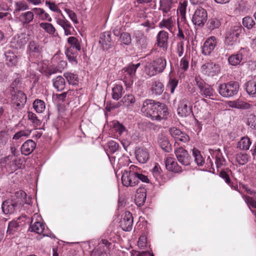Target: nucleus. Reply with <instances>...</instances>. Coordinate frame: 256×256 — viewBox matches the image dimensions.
<instances>
[{
    "instance_id": "1",
    "label": "nucleus",
    "mask_w": 256,
    "mask_h": 256,
    "mask_svg": "<svg viewBox=\"0 0 256 256\" xmlns=\"http://www.w3.org/2000/svg\"><path fill=\"white\" fill-rule=\"evenodd\" d=\"M166 61L164 58L160 57L148 62L145 66L144 72L150 76L162 73L166 68Z\"/></svg>"
},
{
    "instance_id": "2",
    "label": "nucleus",
    "mask_w": 256,
    "mask_h": 256,
    "mask_svg": "<svg viewBox=\"0 0 256 256\" xmlns=\"http://www.w3.org/2000/svg\"><path fill=\"white\" fill-rule=\"evenodd\" d=\"M239 88L240 86L238 82L230 81L220 84L218 87V92L222 97L229 98L236 95Z\"/></svg>"
},
{
    "instance_id": "3",
    "label": "nucleus",
    "mask_w": 256,
    "mask_h": 256,
    "mask_svg": "<svg viewBox=\"0 0 256 256\" xmlns=\"http://www.w3.org/2000/svg\"><path fill=\"white\" fill-rule=\"evenodd\" d=\"M136 167L131 166L129 168L130 170H124L122 176V184L125 186H134L138 184L136 178V172H134Z\"/></svg>"
},
{
    "instance_id": "4",
    "label": "nucleus",
    "mask_w": 256,
    "mask_h": 256,
    "mask_svg": "<svg viewBox=\"0 0 256 256\" xmlns=\"http://www.w3.org/2000/svg\"><path fill=\"white\" fill-rule=\"evenodd\" d=\"M159 102H156L152 100H146L144 102L141 112L147 117H150L154 120L155 114H156L158 108Z\"/></svg>"
},
{
    "instance_id": "5",
    "label": "nucleus",
    "mask_w": 256,
    "mask_h": 256,
    "mask_svg": "<svg viewBox=\"0 0 256 256\" xmlns=\"http://www.w3.org/2000/svg\"><path fill=\"white\" fill-rule=\"evenodd\" d=\"M242 30L243 28L241 26H234L231 28L226 34L225 44L232 46L237 41Z\"/></svg>"
},
{
    "instance_id": "6",
    "label": "nucleus",
    "mask_w": 256,
    "mask_h": 256,
    "mask_svg": "<svg viewBox=\"0 0 256 256\" xmlns=\"http://www.w3.org/2000/svg\"><path fill=\"white\" fill-rule=\"evenodd\" d=\"M196 86L199 88V92L200 95L206 98H210L214 96V90L208 84H206L200 78H195Z\"/></svg>"
},
{
    "instance_id": "7",
    "label": "nucleus",
    "mask_w": 256,
    "mask_h": 256,
    "mask_svg": "<svg viewBox=\"0 0 256 256\" xmlns=\"http://www.w3.org/2000/svg\"><path fill=\"white\" fill-rule=\"evenodd\" d=\"M220 72V66L212 62H208L203 64L200 68V72L207 76H213Z\"/></svg>"
},
{
    "instance_id": "8",
    "label": "nucleus",
    "mask_w": 256,
    "mask_h": 256,
    "mask_svg": "<svg viewBox=\"0 0 256 256\" xmlns=\"http://www.w3.org/2000/svg\"><path fill=\"white\" fill-rule=\"evenodd\" d=\"M208 19V13L206 10L201 8H197L192 18V22L195 25L199 26H204Z\"/></svg>"
},
{
    "instance_id": "9",
    "label": "nucleus",
    "mask_w": 256,
    "mask_h": 256,
    "mask_svg": "<svg viewBox=\"0 0 256 256\" xmlns=\"http://www.w3.org/2000/svg\"><path fill=\"white\" fill-rule=\"evenodd\" d=\"M248 54V50L246 48H240L236 54H232L228 58V62L230 64L236 66L240 64L241 62L244 63L246 61V57Z\"/></svg>"
},
{
    "instance_id": "10",
    "label": "nucleus",
    "mask_w": 256,
    "mask_h": 256,
    "mask_svg": "<svg viewBox=\"0 0 256 256\" xmlns=\"http://www.w3.org/2000/svg\"><path fill=\"white\" fill-rule=\"evenodd\" d=\"M177 111L181 117H187L192 114V106L188 98H184L180 102Z\"/></svg>"
},
{
    "instance_id": "11",
    "label": "nucleus",
    "mask_w": 256,
    "mask_h": 256,
    "mask_svg": "<svg viewBox=\"0 0 256 256\" xmlns=\"http://www.w3.org/2000/svg\"><path fill=\"white\" fill-rule=\"evenodd\" d=\"M14 84L10 88V90L11 92V95L12 96V100L16 108H22L24 107L26 102V96L22 91H18L13 94L14 91V88L13 86Z\"/></svg>"
},
{
    "instance_id": "12",
    "label": "nucleus",
    "mask_w": 256,
    "mask_h": 256,
    "mask_svg": "<svg viewBox=\"0 0 256 256\" xmlns=\"http://www.w3.org/2000/svg\"><path fill=\"white\" fill-rule=\"evenodd\" d=\"M111 243L107 240L101 239L96 248L92 252L91 256H110L106 252V250L110 248Z\"/></svg>"
},
{
    "instance_id": "13",
    "label": "nucleus",
    "mask_w": 256,
    "mask_h": 256,
    "mask_svg": "<svg viewBox=\"0 0 256 256\" xmlns=\"http://www.w3.org/2000/svg\"><path fill=\"white\" fill-rule=\"evenodd\" d=\"M175 154L178 161L184 166L190 164V158L188 152L182 148H178L174 150Z\"/></svg>"
},
{
    "instance_id": "14",
    "label": "nucleus",
    "mask_w": 256,
    "mask_h": 256,
    "mask_svg": "<svg viewBox=\"0 0 256 256\" xmlns=\"http://www.w3.org/2000/svg\"><path fill=\"white\" fill-rule=\"evenodd\" d=\"M217 44V41L216 37L212 36L208 38L202 46V54L206 56L210 55L214 50Z\"/></svg>"
},
{
    "instance_id": "15",
    "label": "nucleus",
    "mask_w": 256,
    "mask_h": 256,
    "mask_svg": "<svg viewBox=\"0 0 256 256\" xmlns=\"http://www.w3.org/2000/svg\"><path fill=\"white\" fill-rule=\"evenodd\" d=\"M133 218L132 214L129 212H126L120 222V226L124 231H130L132 229Z\"/></svg>"
},
{
    "instance_id": "16",
    "label": "nucleus",
    "mask_w": 256,
    "mask_h": 256,
    "mask_svg": "<svg viewBox=\"0 0 256 256\" xmlns=\"http://www.w3.org/2000/svg\"><path fill=\"white\" fill-rule=\"evenodd\" d=\"M42 52V47L40 44L35 42H30L27 48V52L29 54V56H40Z\"/></svg>"
},
{
    "instance_id": "17",
    "label": "nucleus",
    "mask_w": 256,
    "mask_h": 256,
    "mask_svg": "<svg viewBox=\"0 0 256 256\" xmlns=\"http://www.w3.org/2000/svg\"><path fill=\"white\" fill-rule=\"evenodd\" d=\"M27 42V38L25 35L21 34L14 36L10 42V46L16 49L22 48Z\"/></svg>"
},
{
    "instance_id": "18",
    "label": "nucleus",
    "mask_w": 256,
    "mask_h": 256,
    "mask_svg": "<svg viewBox=\"0 0 256 256\" xmlns=\"http://www.w3.org/2000/svg\"><path fill=\"white\" fill-rule=\"evenodd\" d=\"M166 167L170 172H180L182 168L175 160L174 158L168 156L165 160Z\"/></svg>"
},
{
    "instance_id": "19",
    "label": "nucleus",
    "mask_w": 256,
    "mask_h": 256,
    "mask_svg": "<svg viewBox=\"0 0 256 256\" xmlns=\"http://www.w3.org/2000/svg\"><path fill=\"white\" fill-rule=\"evenodd\" d=\"M134 37L136 40V46L145 48L148 44V39L144 34L140 30H136L134 32Z\"/></svg>"
},
{
    "instance_id": "20",
    "label": "nucleus",
    "mask_w": 256,
    "mask_h": 256,
    "mask_svg": "<svg viewBox=\"0 0 256 256\" xmlns=\"http://www.w3.org/2000/svg\"><path fill=\"white\" fill-rule=\"evenodd\" d=\"M156 114H155L154 120L160 121L162 119L167 118L168 112V108L164 104L159 102L158 108L156 112Z\"/></svg>"
},
{
    "instance_id": "21",
    "label": "nucleus",
    "mask_w": 256,
    "mask_h": 256,
    "mask_svg": "<svg viewBox=\"0 0 256 256\" xmlns=\"http://www.w3.org/2000/svg\"><path fill=\"white\" fill-rule=\"evenodd\" d=\"M168 34L164 30L160 31L156 36L158 46L162 48L163 50H166L168 46Z\"/></svg>"
},
{
    "instance_id": "22",
    "label": "nucleus",
    "mask_w": 256,
    "mask_h": 256,
    "mask_svg": "<svg viewBox=\"0 0 256 256\" xmlns=\"http://www.w3.org/2000/svg\"><path fill=\"white\" fill-rule=\"evenodd\" d=\"M36 147V142L32 140H28L21 146L22 154L25 156H28L34 151Z\"/></svg>"
},
{
    "instance_id": "23",
    "label": "nucleus",
    "mask_w": 256,
    "mask_h": 256,
    "mask_svg": "<svg viewBox=\"0 0 256 256\" xmlns=\"http://www.w3.org/2000/svg\"><path fill=\"white\" fill-rule=\"evenodd\" d=\"M56 23L62 28L66 36L72 34L73 28L70 22L64 16V18H57Z\"/></svg>"
},
{
    "instance_id": "24",
    "label": "nucleus",
    "mask_w": 256,
    "mask_h": 256,
    "mask_svg": "<svg viewBox=\"0 0 256 256\" xmlns=\"http://www.w3.org/2000/svg\"><path fill=\"white\" fill-rule=\"evenodd\" d=\"M111 34L109 32L102 33L100 38L99 42L101 44L104 50H108L112 46Z\"/></svg>"
},
{
    "instance_id": "25",
    "label": "nucleus",
    "mask_w": 256,
    "mask_h": 256,
    "mask_svg": "<svg viewBox=\"0 0 256 256\" xmlns=\"http://www.w3.org/2000/svg\"><path fill=\"white\" fill-rule=\"evenodd\" d=\"M32 10L34 12V14L39 20H46L48 22H51L52 21V18L50 15L43 8H32Z\"/></svg>"
},
{
    "instance_id": "26",
    "label": "nucleus",
    "mask_w": 256,
    "mask_h": 256,
    "mask_svg": "<svg viewBox=\"0 0 256 256\" xmlns=\"http://www.w3.org/2000/svg\"><path fill=\"white\" fill-rule=\"evenodd\" d=\"M34 14L32 10L22 12L19 16V20L23 24H28L33 21L34 17Z\"/></svg>"
},
{
    "instance_id": "27",
    "label": "nucleus",
    "mask_w": 256,
    "mask_h": 256,
    "mask_svg": "<svg viewBox=\"0 0 256 256\" xmlns=\"http://www.w3.org/2000/svg\"><path fill=\"white\" fill-rule=\"evenodd\" d=\"M140 63H138L136 64H130L122 70V72L125 73L126 78H130L134 77L136 75V72L137 68L140 66Z\"/></svg>"
},
{
    "instance_id": "28",
    "label": "nucleus",
    "mask_w": 256,
    "mask_h": 256,
    "mask_svg": "<svg viewBox=\"0 0 256 256\" xmlns=\"http://www.w3.org/2000/svg\"><path fill=\"white\" fill-rule=\"evenodd\" d=\"M146 190L144 188H138L136 194L135 202L137 206H142L146 200Z\"/></svg>"
},
{
    "instance_id": "29",
    "label": "nucleus",
    "mask_w": 256,
    "mask_h": 256,
    "mask_svg": "<svg viewBox=\"0 0 256 256\" xmlns=\"http://www.w3.org/2000/svg\"><path fill=\"white\" fill-rule=\"evenodd\" d=\"M46 225L44 223H37L36 224H30L29 230L39 234H42L43 236H47L46 232Z\"/></svg>"
},
{
    "instance_id": "30",
    "label": "nucleus",
    "mask_w": 256,
    "mask_h": 256,
    "mask_svg": "<svg viewBox=\"0 0 256 256\" xmlns=\"http://www.w3.org/2000/svg\"><path fill=\"white\" fill-rule=\"evenodd\" d=\"M16 206L17 204L12 201L6 200L2 204V208L4 214H10L14 212Z\"/></svg>"
},
{
    "instance_id": "31",
    "label": "nucleus",
    "mask_w": 256,
    "mask_h": 256,
    "mask_svg": "<svg viewBox=\"0 0 256 256\" xmlns=\"http://www.w3.org/2000/svg\"><path fill=\"white\" fill-rule=\"evenodd\" d=\"M136 156L139 162L144 164L148 160L149 155L146 150L139 148L136 152Z\"/></svg>"
},
{
    "instance_id": "32",
    "label": "nucleus",
    "mask_w": 256,
    "mask_h": 256,
    "mask_svg": "<svg viewBox=\"0 0 256 256\" xmlns=\"http://www.w3.org/2000/svg\"><path fill=\"white\" fill-rule=\"evenodd\" d=\"M15 196L18 199V202H20V203L22 202L28 205L32 203L31 198L30 196L27 198L26 193L22 190L16 192H15Z\"/></svg>"
},
{
    "instance_id": "33",
    "label": "nucleus",
    "mask_w": 256,
    "mask_h": 256,
    "mask_svg": "<svg viewBox=\"0 0 256 256\" xmlns=\"http://www.w3.org/2000/svg\"><path fill=\"white\" fill-rule=\"evenodd\" d=\"M68 42L70 46L67 50H70V51H80L81 49L80 43L78 39L74 36H70L68 38Z\"/></svg>"
},
{
    "instance_id": "34",
    "label": "nucleus",
    "mask_w": 256,
    "mask_h": 256,
    "mask_svg": "<svg viewBox=\"0 0 256 256\" xmlns=\"http://www.w3.org/2000/svg\"><path fill=\"white\" fill-rule=\"evenodd\" d=\"M151 90L156 95H160L164 90V86L159 80H154L152 84Z\"/></svg>"
},
{
    "instance_id": "35",
    "label": "nucleus",
    "mask_w": 256,
    "mask_h": 256,
    "mask_svg": "<svg viewBox=\"0 0 256 256\" xmlns=\"http://www.w3.org/2000/svg\"><path fill=\"white\" fill-rule=\"evenodd\" d=\"M212 156L216 158L215 163L218 168H220L225 164V159L220 149L214 152Z\"/></svg>"
},
{
    "instance_id": "36",
    "label": "nucleus",
    "mask_w": 256,
    "mask_h": 256,
    "mask_svg": "<svg viewBox=\"0 0 256 256\" xmlns=\"http://www.w3.org/2000/svg\"><path fill=\"white\" fill-rule=\"evenodd\" d=\"M53 86L58 91L64 90L66 86L64 79L61 76H58L52 80Z\"/></svg>"
},
{
    "instance_id": "37",
    "label": "nucleus",
    "mask_w": 256,
    "mask_h": 256,
    "mask_svg": "<svg viewBox=\"0 0 256 256\" xmlns=\"http://www.w3.org/2000/svg\"><path fill=\"white\" fill-rule=\"evenodd\" d=\"M174 20L172 17L168 19L164 18L158 24L159 27L161 28H166L170 32H172L174 24Z\"/></svg>"
},
{
    "instance_id": "38",
    "label": "nucleus",
    "mask_w": 256,
    "mask_h": 256,
    "mask_svg": "<svg viewBox=\"0 0 256 256\" xmlns=\"http://www.w3.org/2000/svg\"><path fill=\"white\" fill-rule=\"evenodd\" d=\"M5 58L6 64L9 66H14L17 63L16 56L11 52H6L5 53Z\"/></svg>"
},
{
    "instance_id": "39",
    "label": "nucleus",
    "mask_w": 256,
    "mask_h": 256,
    "mask_svg": "<svg viewBox=\"0 0 256 256\" xmlns=\"http://www.w3.org/2000/svg\"><path fill=\"white\" fill-rule=\"evenodd\" d=\"M122 93L123 88L122 86L116 84L112 88V98L118 100L122 97Z\"/></svg>"
},
{
    "instance_id": "40",
    "label": "nucleus",
    "mask_w": 256,
    "mask_h": 256,
    "mask_svg": "<svg viewBox=\"0 0 256 256\" xmlns=\"http://www.w3.org/2000/svg\"><path fill=\"white\" fill-rule=\"evenodd\" d=\"M251 144L250 139L248 136L242 138L238 142V148L242 150H248Z\"/></svg>"
},
{
    "instance_id": "41",
    "label": "nucleus",
    "mask_w": 256,
    "mask_h": 256,
    "mask_svg": "<svg viewBox=\"0 0 256 256\" xmlns=\"http://www.w3.org/2000/svg\"><path fill=\"white\" fill-rule=\"evenodd\" d=\"M20 225L17 220H12L9 222L6 233L13 234L19 230Z\"/></svg>"
},
{
    "instance_id": "42",
    "label": "nucleus",
    "mask_w": 256,
    "mask_h": 256,
    "mask_svg": "<svg viewBox=\"0 0 256 256\" xmlns=\"http://www.w3.org/2000/svg\"><path fill=\"white\" fill-rule=\"evenodd\" d=\"M158 142L160 148L166 152H168L170 142L168 138L162 136H160L158 138Z\"/></svg>"
},
{
    "instance_id": "43",
    "label": "nucleus",
    "mask_w": 256,
    "mask_h": 256,
    "mask_svg": "<svg viewBox=\"0 0 256 256\" xmlns=\"http://www.w3.org/2000/svg\"><path fill=\"white\" fill-rule=\"evenodd\" d=\"M40 26L50 34L53 35L56 32V28L50 22H41Z\"/></svg>"
},
{
    "instance_id": "44",
    "label": "nucleus",
    "mask_w": 256,
    "mask_h": 256,
    "mask_svg": "<svg viewBox=\"0 0 256 256\" xmlns=\"http://www.w3.org/2000/svg\"><path fill=\"white\" fill-rule=\"evenodd\" d=\"M28 9V4L24 1L16 2L14 4V14Z\"/></svg>"
},
{
    "instance_id": "45",
    "label": "nucleus",
    "mask_w": 256,
    "mask_h": 256,
    "mask_svg": "<svg viewBox=\"0 0 256 256\" xmlns=\"http://www.w3.org/2000/svg\"><path fill=\"white\" fill-rule=\"evenodd\" d=\"M33 107L38 113H42L46 108L44 102L40 100H36L33 103Z\"/></svg>"
},
{
    "instance_id": "46",
    "label": "nucleus",
    "mask_w": 256,
    "mask_h": 256,
    "mask_svg": "<svg viewBox=\"0 0 256 256\" xmlns=\"http://www.w3.org/2000/svg\"><path fill=\"white\" fill-rule=\"evenodd\" d=\"M64 76L66 78L70 84L76 85L78 82V76L71 72H66L64 74Z\"/></svg>"
},
{
    "instance_id": "47",
    "label": "nucleus",
    "mask_w": 256,
    "mask_h": 256,
    "mask_svg": "<svg viewBox=\"0 0 256 256\" xmlns=\"http://www.w3.org/2000/svg\"><path fill=\"white\" fill-rule=\"evenodd\" d=\"M246 90L250 95L256 94V82L250 80L246 84Z\"/></svg>"
},
{
    "instance_id": "48",
    "label": "nucleus",
    "mask_w": 256,
    "mask_h": 256,
    "mask_svg": "<svg viewBox=\"0 0 256 256\" xmlns=\"http://www.w3.org/2000/svg\"><path fill=\"white\" fill-rule=\"evenodd\" d=\"M192 154L194 158V161L198 166H202L204 164V160L198 150L194 148L192 150Z\"/></svg>"
},
{
    "instance_id": "49",
    "label": "nucleus",
    "mask_w": 256,
    "mask_h": 256,
    "mask_svg": "<svg viewBox=\"0 0 256 256\" xmlns=\"http://www.w3.org/2000/svg\"><path fill=\"white\" fill-rule=\"evenodd\" d=\"M66 54L68 61L72 63V64L76 65L77 64V54L76 51H70V50H67L66 52Z\"/></svg>"
},
{
    "instance_id": "50",
    "label": "nucleus",
    "mask_w": 256,
    "mask_h": 256,
    "mask_svg": "<svg viewBox=\"0 0 256 256\" xmlns=\"http://www.w3.org/2000/svg\"><path fill=\"white\" fill-rule=\"evenodd\" d=\"M31 132L32 130L28 129L18 131L14 135L12 139L17 140H20L22 137H28Z\"/></svg>"
},
{
    "instance_id": "51",
    "label": "nucleus",
    "mask_w": 256,
    "mask_h": 256,
    "mask_svg": "<svg viewBox=\"0 0 256 256\" xmlns=\"http://www.w3.org/2000/svg\"><path fill=\"white\" fill-rule=\"evenodd\" d=\"M121 102L127 107H130L133 104L136 100L133 95L128 94L125 95L122 98Z\"/></svg>"
},
{
    "instance_id": "52",
    "label": "nucleus",
    "mask_w": 256,
    "mask_h": 256,
    "mask_svg": "<svg viewBox=\"0 0 256 256\" xmlns=\"http://www.w3.org/2000/svg\"><path fill=\"white\" fill-rule=\"evenodd\" d=\"M242 24L245 28L250 30L256 25V22L252 17L248 16L243 18Z\"/></svg>"
},
{
    "instance_id": "53",
    "label": "nucleus",
    "mask_w": 256,
    "mask_h": 256,
    "mask_svg": "<svg viewBox=\"0 0 256 256\" xmlns=\"http://www.w3.org/2000/svg\"><path fill=\"white\" fill-rule=\"evenodd\" d=\"M208 28L213 30L218 28L221 24V22L218 18H212L208 20Z\"/></svg>"
},
{
    "instance_id": "54",
    "label": "nucleus",
    "mask_w": 256,
    "mask_h": 256,
    "mask_svg": "<svg viewBox=\"0 0 256 256\" xmlns=\"http://www.w3.org/2000/svg\"><path fill=\"white\" fill-rule=\"evenodd\" d=\"M120 40L122 44L128 46L132 42L131 36L128 32H123L120 35Z\"/></svg>"
},
{
    "instance_id": "55",
    "label": "nucleus",
    "mask_w": 256,
    "mask_h": 256,
    "mask_svg": "<svg viewBox=\"0 0 256 256\" xmlns=\"http://www.w3.org/2000/svg\"><path fill=\"white\" fill-rule=\"evenodd\" d=\"M28 117L34 126H38L41 124V121L38 119L36 114L32 112H28Z\"/></svg>"
},
{
    "instance_id": "56",
    "label": "nucleus",
    "mask_w": 256,
    "mask_h": 256,
    "mask_svg": "<svg viewBox=\"0 0 256 256\" xmlns=\"http://www.w3.org/2000/svg\"><path fill=\"white\" fill-rule=\"evenodd\" d=\"M178 84V80L174 78H170L167 85V88L170 89L171 94H173Z\"/></svg>"
},
{
    "instance_id": "57",
    "label": "nucleus",
    "mask_w": 256,
    "mask_h": 256,
    "mask_svg": "<svg viewBox=\"0 0 256 256\" xmlns=\"http://www.w3.org/2000/svg\"><path fill=\"white\" fill-rule=\"evenodd\" d=\"M189 66V61L188 58L184 56L182 58L180 63V70L182 72L188 70Z\"/></svg>"
},
{
    "instance_id": "58",
    "label": "nucleus",
    "mask_w": 256,
    "mask_h": 256,
    "mask_svg": "<svg viewBox=\"0 0 256 256\" xmlns=\"http://www.w3.org/2000/svg\"><path fill=\"white\" fill-rule=\"evenodd\" d=\"M247 124L252 129H256V116L250 114L248 118Z\"/></svg>"
},
{
    "instance_id": "59",
    "label": "nucleus",
    "mask_w": 256,
    "mask_h": 256,
    "mask_svg": "<svg viewBox=\"0 0 256 256\" xmlns=\"http://www.w3.org/2000/svg\"><path fill=\"white\" fill-rule=\"evenodd\" d=\"M236 159L239 164L243 165L248 162V156L246 154H240L237 155Z\"/></svg>"
},
{
    "instance_id": "60",
    "label": "nucleus",
    "mask_w": 256,
    "mask_h": 256,
    "mask_svg": "<svg viewBox=\"0 0 256 256\" xmlns=\"http://www.w3.org/2000/svg\"><path fill=\"white\" fill-rule=\"evenodd\" d=\"M116 236V233L112 231V228L109 227L104 234V237L106 238L105 240H114V238Z\"/></svg>"
},
{
    "instance_id": "61",
    "label": "nucleus",
    "mask_w": 256,
    "mask_h": 256,
    "mask_svg": "<svg viewBox=\"0 0 256 256\" xmlns=\"http://www.w3.org/2000/svg\"><path fill=\"white\" fill-rule=\"evenodd\" d=\"M243 198L249 207L256 208V201L252 198L244 196Z\"/></svg>"
},
{
    "instance_id": "62",
    "label": "nucleus",
    "mask_w": 256,
    "mask_h": 256,
    "mask_svg": "<svg viewBox=\"0 0 256 256\" xmlns=\"http://www.w3.org/2000/svg\"><path fill=\"white\" fill-rule=\"evenodd\" d=\"M65 12L68 14L70 19L74 23H78L76 14L72 10L66 8Z\"/></svg>"
},
{
    "instance_id": "63",
    "label": "nucleus",
    "mask_w": 256,
    "mask_h": 256,
    "mask_svg": "<svg viewBox=\"0 0 256 256\" xmlns=\"http://www.w3.org/2000/svg\"><path fill=\"white\" fill-rule=\"evenodd\" d=\"M238 101V109L248 110L252 108V106L250 104L240 100Z\"/></svg>"
},
{
    "instance_id": "64",
    "label": "nucleus",
    "mask_w": 256,
    "mask_h": 256,
    "mask_svg": "<svg viewBox=\"0 0 256 256\" xmlns=\"http://www.w3.org/2000/svg\"><path fill=\"white\" fill-rule=\"evenodd\" d=\"M60 72L57 66H50L49 67L45 72V75L46 76H50Z\"/></svg>"
}]
</instances>
